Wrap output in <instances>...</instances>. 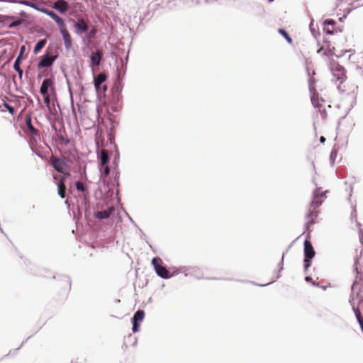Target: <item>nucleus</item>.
<instances>
[{"label":"nucleus","mask_w":363,"mask_h":363,"mask_svg":"<svg viewBox=\"0 0 363 363\" xmlns=\"http://www.w3.org/2000/svg\"><path fill=\"white\" fill-rule=\"evenodd\" d=\"M102 52L101 50H97L96 52L92 53L90 56L91 58V66L92 67H97L99 65L100 62L102 58Z\"/></svg>","instance_id":"obj_11"},{"label":"nucleus","mask_w":363,"mask_h":363,"mask_svg":"<svg viewBox=\"0 0 363 363\" xmlns=\"http://www.w3.org/2000/svg\"><path fill=\"white\" fill-rule=\"evenodd\" d=\"M112 211L113 208H109L102 211H96L94 213V217L100 220L106 219L110 216Z\"/></svg>","instance_id":"obj_16"},{"label":"nucleus","mask_w":363,"mask_h":363,"mask_svg":"<svg viewBox=\"0 0 363 363\" xmlns=\"http://www.w3.org/2000/svg\"><path fill=\"white\" fill-rule=\"evenodd\" d=\"M274 0H269V2H272Z\"/></svg>","instance_id":"obj_38"},{"label":"nucleus","mask_w":363,"mask_h":363,"mask_svg":"<svg viewBox=\"0 0 363 363\" xmlns=\"http://www.w3.org/2000/svg\"><path fill=\"white\" fill-rule=\"evenodd\" d=\"M50 163L56 171L60 173H65V167H67V164L65 160L52 156L50 157Z\"/></svg>","instance_id":"obj_6"},{"label":"nucleus","mask_w":363,"mask_h":363,"mask_svg":"<svg viewBox=\"0 0 363 363\" xmlns=\"http://www.w3.org/2000/svg\"><path fill=\"white\" fill-rule=\"evenodd\" d=\"M315 252L310 240L304 242V269L307 270L311 265V259L314 257Z\"/></svg>","instance_id":"obj_3"},{"label":"nucleus","mask_w":363,"mask_h":363,"mask_svg":"<svg viewBox=\"0 0 363 363\" xmlns=\"http://www.w3.org/2000/svg\"><path fill=\"white\" fill-rule=\"evenodd\" d=\"M320 142H321L322 143H323L325 141V138L323 136H322V137H320Z\"/></svg>","instance_id":"obj_32"},{"label":"nucleus","mask_w":363,"mask_h":363,"mask_svg":"<svg viewBox=\"0 0 363 363\" xmlns=\"http://www.w3.org/2000/svg\"><path fill=\"white\" fill-rule=\"evenodd\" d=\"M46 13L51 18H52L54 21L57 18V17L59 16L57 14H56L54 11H46Z\"/></svg>","instance_id":"obj_26"},{"label":"nucleus","mask_w":363,"mask_h":363,"mask_svg":"<svg viewBox=\"0 0 363 363\" xmlns=\"http://www.w3.org/2000/svg\"><path fill=\"white\" fill-rule=\"evenodd\" d=\"M64 174L67 175V176H69L70 175V173L68 170H66L65 169V173H63Z\"/></svg>","instance_id":"obj_34"},{"label":"nucleus","mask_w":363,"mask_h":363,"mask_svg":"<svg viewBox=\"0 0 363 363\" xmlns=\"http://www.w3.org/2000/svg\"><path fill=\"white\" fill-rule=\"evenodd\" d=\"M26 127L28 130V131L33 134V135H38V131L36 128H34V126L32 124L31 121V117L28 116L26 120Z\"/></svg>","instance_id":"obj_19"},{"label":"nucleus","mask_w":363,"mask_h":363,"mask_svg":"<svg viewBox=\"0 0 363 363\" xmlns=\"http://www.w3.org/2000/svg\"><path fill=\"white\" fill-rule=\"evenodd\" d=\"M107 79V76L105 73H100L97 77L94 78V86L96 90L100 89L101 85Z\"/></svg>","instance_id":"obj_17"},{"label":"nucleus","mask_w":363,"mask_h":363,"mask_svg":"<svg viewBox=\"0 0 363 363\" xmlns=\"http://www.w3.org/2000/svg\"><path fill=\"white\" fill-rule=\"evenodd\" d=\"M335 48L332 46L331 43L328 40H324L323 43L320 45L317 52L322 55L332 56L334 54Z\"/></svg>","instance_id":"obj_5"},{"label":"nucleus","mask_w":363,"mask_h":363,"mask_svg":"<svg viewBox=\"0 0 363 363\" xmlns=\"http://www.w3.org/2000/svg\"><path fill=\"white\" fill-rule=\"evenodd\" d=\"M311 102H312V104H313V105L314 106H315V107H318V108L322 107L323 104H324V103H325V101H323V100H322V101H316L315 96H313L312 97V101H311Z\"/></svg>","instance_id":"obj_25"},{"label":"nucleus","mask_w":363,"mask_h":363,"mask_svg":"<svg viewBox=\"0 0 363 363\" xmlns=\"http://www.w3.org/2000/svg\"><path fill=\"white\" fill-rule=\"evenodd\" d=\"M330 70L333 77L339 82L337 86L340 91L342 93H347L353 86H350V82L347 81L346 71L345 68L337 62H332L330 64Z\"/></svg>","instance_id":"obj_2"},{"label":"nucleus","mask_w":363,"mask_h":363,"mask_svg":"<svg viewBox=\"0 0 363 363\" xmlns=\"http://www.w3.org/2000/svg\"><path fill=\"white\" fill-rule=\"evenodd\" d=\"M106 89H107V87H106V85H104V86H103V91H106Z\"/></svg>","instance_id":"obj_36"},{"label":"nucleus","mask_w":363,"mask_h":363,"mask_svg":"<svg viewBox=\"0 0 363 363\" xmlns=\"http://www.w3.org/2000/svg\"><path fill=\"white\" fill-rule=\"evenodd\" d=\"M76 188L79 191H84V184L81 182H77L76 183Z\"/></svg>","instance_id":"obj_27"},{"label":"nucleus","mask_w":363,"mask_h":363,"mask_svg":"<svg viewBox=\"0 0 363 363\" xmlns=\"http://www.w3.org/2000/svg\"><path fill=\"white\" fill-rule=\"evenodd\" d=\"M60 33L62 34L65 48L67 49H69L72 45V40L69 31L66 28L63 30H61Z\"/></svg>","instance_id":"obj_12"},{"label":"nucleus","mask_w":363,"mask_h":363,"mask_svg":"<svg viewBox=\"0 0 363 363\" xmlns=\"http://www.w3.org/2000/svg\"><path fill=\"white\" fill-rule=\"evenodd\" d=\"M46 40L45 39H43V40H40V41H38L37 43V44L35 45V48H34V52L36 54L38 53L41 49H43V48L45 45L46 44Z\"/></svg>","instance_id":"obj_23"},{"label":"nucleus","mask_w":363,"mask_h":363,"mask_svg":"<svg viewBox=\"0 0 363 363\" xmlns=\"http://www.w3.org/2000/svg\"><path fill=\"white\" fill-rule=\"evenodd\" d=\"M20 64H21V56L18 55V57L16 58V60L13 64V68L18 73L19 77L21 78L22 75H23V70L20 67Z\"/></svg>","instance_id":"obj_21"},{"label":"nucleus","mask_w":363,"mask_h":363,"mask_svg":"<svg viewBox=\"0 0 363 363\" xmlns=\"http://www.w3.org/2000/svg\"><path fill=\"white\" fill-rule=\"evenodd\" d=\"M335 21L333 20L327 19L324 22V31L329 35L334 33L335 32Z\"/></svg>","instance_id":"obj_14"},{"label":"nucleus","mask_w":363,"mask_h":363,"mask_svg":"<svg viewBox=\"0 0 363 363\" xmlns=\"http://www.w3.org/2000/svg\"><path fill=\"white\" fill-rule=\"evenodd\" d=\"M54 82L52 79H45L40 86V94L43 96H45L48 94V89L50 88L51 89H54Z\"/></svg>","instance_id":"obj_9"},{"label":"nucleus","mask_w":363,"mask_h":363,"mask_svg":"<svg viewBox=\"0 0 363 363\" xmlns=\"http://www.w3.org/2000/svg\"><path fill=\"white\" fill-rule=\"evenodd\" d=\"M74 28L77 33L82 34V33H85L88 30L89 26L83 18H79L75 23Z\"/></svg>","instance_id":"obj_10"},{"label":"nucleus","mask_w":363,"mask_h":363,"mask_svg":"<svg viewBox=\"0 0 363 363\" xmlns=\"http://www.w3.org/2000/svg\"><path fill=\"white\" fill-rule=\"evenodd\" d=\"M104 167V174L105 176H108L110 172V169L107 165L103 166Z\"/></svg>","instance_id":"obj_30"},{"label":"nucleus","mask_w":363,"mask_h":363,"mask_svg":"<svg viewBox=\"0 0 363 363\" xmlns=\"http://www.w3.org/2000/svg\"><path fill=\"white\" fill-rule=\"evenodd\" d=\"M279 33L282 35L284 38L289 43H292V39L289 36V35L286 32L285 30L282 29V28H280L279 29Z\"/></svg>","instance_id":"obj_24"},{"label":"nucleus","mask_w":363,"mask_h":363,"mask_svg":"<svg viewBox=\"0 0 363 363\" xmlns=\"http://www.w3.org/2000/svg\"><path fill=\"white\" fill-rule=\"evenodd\" d=\"M44 97V102L45 104H46L47 106H50V95L49 94H47L45 96H43Z\"/></svg>","instance_id":"obj_29"},{"label":"nucleus","mask_w":363,"mask_h":363,"mask_svg":"<svg viewBox=\"0 0 363 363\" xmlns=\"http://www.w3.org/2000/svg\"><path fill=\"white\" fill-rule=\"evenodd\" d=\"M57 58L56 55H50V54L47 53L44 55L40 61L38 62V68L49 67L52 65V64L54 62L55 59Z\"/></svg>","instance_id":"obj_7"},{"label":"nucleus","mask_w":363,"mask_h":363,"mask_svg":"<svg viewBox=\"0 0 363 363\" xmlns=\"http://www.w3.org/2000/svg\"><path fill=\"white\" fill-rule=\"evenodd\" d=\"M55 21L57 24L60 31L63 30L67 28L65 21L61 17L58 16L57 18H56L55 20Z\"/></svg>","instance_id":"obj_22"},{"label":"nucleus","mask_w":363,"mask_h":363,"mask_svg":"<svg viewBox=\"0 0 363 363\" xmlns=\"http://www.w3.org/2000/svg\"><path fill=\"white\" fill-rule=\"evenodd\" d=\"M145 317V312L141 310H138L133 316V331L136 333L138 330L139 322H142Z\"/></svg>","instance_id":"obj_8"},{"label":"nucleus","mask_w":363,"mask_h":363,"mask_svg":"<svg viewBox=\"0 0 363 363\" xmlns=\"http://www.w3.org/2000/svg\"><path fill=\"white\" fill-rule=\"evenodd\" d=\"M53 179H54L55 180H56V179H57V176H54V177H53Z\"/></svg>","instance_id":"obj_37"},{"label":"nucleus","mask_w":363,"mask_h":363,"mask_svg":"<svg viewBox=\"0 0 363 363\" xmlns=\"http://www.w3.org/2000/svg\"><path fill=\"white\" fill-rule=\"evenodd\" d=\"M327 192L328 191H323L320 187H318L315 190L313 199L306 214V225L308 228L314 224L319 213L318 208L321 206L324 199H326Z\"/></svg>","instance_id":"obj_1"},{"label":"nucleus","mask_w":363,"mask_h":363,"mask_svg":"<svg viewBox=\"0 0 363 363\" xmlns=\"http://www.w3.org/2000/svg\"><path fill=\"white\" fill-rule=\"evenodd\" d=\"M65 181L66 178L65 177H61L59 182L57 183L58 194L62 199L65 197Z\"/></svg>","instance_id":"obj_15"},{"label":"nucleus","mask_w":363,"mask_h":363,"mask_svg":"<svg viewBox=\"0 0 363 363\" xmlns=\"http://www.w3.org/2000/svg\"><path fill=\"white\" fill-rule=\"evenodd\" d=\"M217 0H206L207 3H213L214 1H216Z\"/></svg>","instance_id":"obj_35"},{"label":"nucleus","mask_w":363,"mask_h":363,"mask_svg":"<svg viewBox=\"0 0 363 363\" xmlns=\"http://www.w3.org/2000/svg\"><path fill=\"white\" fill-rule=\"evenodd\" d=\"M4 106L7 108V110L9 111V112L11 114H13L14 113V111H15V109L13 107L11 106L9 104H4Z\"/></svg>","instance_id":"obj_28"},{"label":"nucleus","mask_w":363,"mask_h":363,"mask_svg":"<svg viewBox=\"0 0 363 363\" xmlns=\"http://www.w3.org/2000/svg\"><path fill=\"white\" fill-rule=\"evenodd\" d=\"M100 159H101V166H105L108 164L109 161V157L108 152L106 150L103 149L100 152Z\"/></svg>","instance_id":"obj_20"},{"label":"nucleus","mask_w":363,"mask_h":363,"mask_svg":"<svg viewBox=\"0 0 363 363\" xmlns=\"http://www.w3.org/2000/svg\"><path fill=\"white\" fill-rule=\"evenodd\" d=\"M24 50H25V47L22 46L21 48V52H20V55H19L21 57V55L23 54Z\"/></svg>","instance_id":"obj_31"},{"label":"nucleus","mask_w":363,"mask_h":363,"mask_svg":"<svg viewBox=\"0 0 363 363\" xmlns=\"http://www.w3.org/2000/svg\"><path fill=\"white\" fill-rule=\"evenodd\" d=\"M311 280H312V278H311V277H306V281H311Z\"/></svg>","instance_id":"obj_33"},{"label":"nucleus","mask_w":363,"mask_h":363,"mask_svg":"<svg viewBox=\"0 0 363 363\" xmlns=\"http://www.w3.org/2000/svg\"><path fill=\"white\" fill-rule=\"evenodd\" d=\"M6 22L8 24L9 28H14L18 26H20L23 23L22 19L14 20V17L8 16L6 17Z\"/></svg>","instance_id":"obj_18"},{"label":"nucleus","mask_w":363,"mask_h":363,"mask_svg":"<svg viewBox=\"0 0 363 363\" xmlns=\"http://www.w3.org/2000/svg\"><path fill=\"white\" fill-rule=\"evenodd\" d=\"M162 262V259L159 257H154L152 259V264L157 275L164 279L169 278V272L166 269L165 267H164L161 264Z\"/></svg>","instance_id":"obj_4"},{"label":"nucleus","mask_w":363,"mask_h":363,"mask_svg":"<svg viewBox=\"0 0 363 363\" xmlns=\"http://www.w3.org/2000/svg\"><path fill=\"white\" fill-rule=\"evenodd\" d=\"M54 8L60 13H65L69 9L68 3L65 0H57L54 4Z\"/></svg>","instance_id":"obj_13"}]
</instances>
